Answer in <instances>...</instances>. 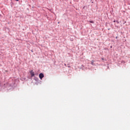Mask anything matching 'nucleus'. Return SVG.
Returning <instances> with one entry per match:
<instances>
[{
  "mask_svg": "<svg viewBox=\"0 0 130 130\" xmlns=\"http://www.w3.org/2000/svg\"><path fill=\"white\" fill-rule=\"evenodd\" d=\"M89 22L92 24L94 23V22L93 21H89Z\"/></svg>",
  "mask_w": 130,
  "mask_h": 130,
  "instance_id": "20e7f679",
  "label": "nucleus"
},
{
  "mask_svg": "<svg viewBox=\"0 0 130 130\" xmlns=\"http://www.w3.org/2000/svg\"><path fill=\"white\" fill-rule=\"evenodd\" d=\"M91 64L92 66H95V64H94V61L93 60H92L91 62Z\"/></svg>",
  "mask_w": 130,
  "mask_h": 130,
  "instance_id": "7ed1b4c3",
  "label": "nucleus"
},
{
  "mask_svg": "<svg viewBox=\"0 0 130 130\" xmlns=\"http://www.w3.org/2000/svg\"><path fill=\"white\" fill-rule=\"evenodd\" d=\"M30 74H31V77H34V76H35V73H34V72H33L32 71H31L30 72Z\"/></svg>",
  "mask_w": 130,
  "mask_h": 130,
  "instance_id": "f03ea898",
  "label": "nucleus"
},
{
  "mask_svg": "<svg viewBox=\"0 0 130 130\" xmlns=\"http://www.w3.org/2000/svg\"><path fill=\"white\" fill-rule=\"evenodd\" d=\"M16 1L18 2L19 0H16Z\"/></svg>",
  "mask_w": 130,
  "mask_h": 130,
  "instance_id": "39448f33",
  "label": "nucleus"
},
{
  "mask_svg": "<svg viewBox=\"0 0 130 130\" xmlns=\"http://www.w3.org/2000/svg\"><path fill=\"white\" fill-rule=\"evenodd\" d=\"M39 77L40 80H42L44 77V75L43 73H40Z\"/></svg>",
  "mask_w": 130,
  "mask_h": 130,
  "instance_id": "f257e3e1",
  "label": "nucleus"
}]
</instances>
